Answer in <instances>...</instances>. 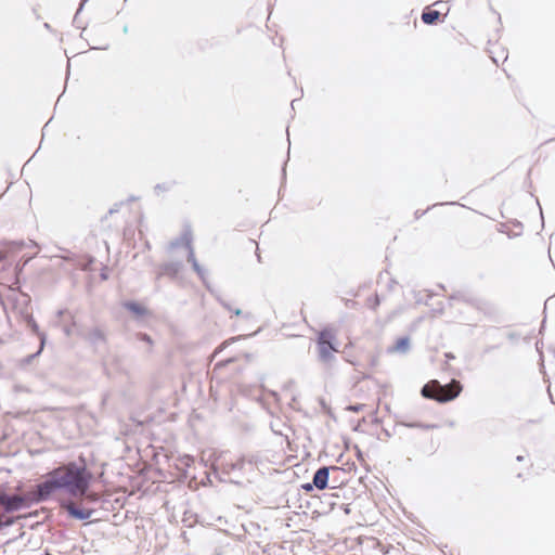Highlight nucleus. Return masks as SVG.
Listing matches in <instances>:
<instances>
[{"label":"nucleus","mask_w":555,"mask_h":555,"mask_svg":"<svg viewBox=\"0 0 555 555\" xmlns=\"http://www.w3.org/2000/svg\"><path fill=\"white\" fill-rule=\"evenodd\" d=\"M61 508L65 511L70 518L78 520H87L94 513V509L81 508L73 501H63Z\"/></svg>","instance_id":"423d86ee"},{"label":"nucleus","mask_w":555,"mask_h":555,"mask_svg":"<svg viewBox=\"0 0 555 555\" xmlns=\"http://www.w3.org/2000/svg\"><path fill=\"white\" fill-rule=\"evenodd\" d=\"M221 305H222L227 310H229L230 312H232V310H233V309L231 308V306H230L228 302H225V301H221Z\"/></svg>","instance_id":"393cba45"},{"label":"nucleus","mask_w":555,"mask_h":555,"mask_svg":"<svg viewBox=\"0 0 555 555\" xmlns=\"http://www.w3.org/2000/svg\"><path fill=\"white\" fill-rule=\"evenodd\" d=\"M138 337H139L141 340L146 341L147 344H152V339H151V337H150L147 334H145V333H139V334H138Z\"/></svg>","instance_id":"412c9836"},{"label":"nucleus","mask_w":555,"mask_h":555,"mask_svg":"<svg viewBox=\"0 0 555 555\" xmlns=\"http://www.w3.org/2000/svg\"><path fill=\"white\" fill-rule=\"evenodd\" d=\"M379 304H380V299L377 294L373 298L367 299V306L373 310H375L377 308V306H379Z\"/></svg>","instance_id":"dca6fc26"},{"label":"nucleus","mask_w":555,"mask_h":555,"mask_svg":"<svg viewBox=\"0 0 555 555\" xmlns=\"http://www.w3.org/2000/svg\"><path fill=\"white\" fill-rule=\"evenodd\" d=\"M31 502H35L30 496V491L27 493V495H16V494H8V493H1L0 494V506L3 508V512L0 514V518L7 519V518H14L12 516H9L8 514H11L13 512L20 511L23 507L29 506Z\"/></svg>","instance_id":"7ed1b4c3"},{"label":"nucleus","mask_w":555,"mask_h":555,"mask_svg":"<svg viewBox=\"0 0 555 555\" xmlns=\"http://www.w3.org/2000/svg\"><path fill=\"white\" fill-rule=\"evenodd\" d=\"M232 312L235 314V315H242L243 314V311L238 308L236 309H233Z\"/></svg>","instance_id":"a878e982"},{"label":"nucleus","mask_w":555,"mask_h":555,"mask_svg":"<svg viewBox=\"0 0 555 555\" xmlns=\"http://www.w3.org/2000/svg\"><path fill=\"white\" fill-rule=\"evenodd\" d=\"M463 389L461 383L452 379L451 383L441 385L437 379L425 384L421 389V395L439 403H447L457 398Z\"/></svg>","instance_id":"f03ea898"},{"label":"nucleus","mask_w":555,"mask_h":555,"mask_svg":"<svg viewBox=\"0 0 555 555\" xmlns=\"http://www.w3.org/2000/svg\"><path fill=\"white\" fill-rule=\"evenodd\" d=\"M335 335L330 328H323L317 339L319 360L323 363H330L335 359L333 352H337L335 346Z\"/></svg>","instance_id":"20e7f679"},{"label":"nucleus","mask_w":555,"mask_h":555,"mask_svg":"<svg viewBox=\"0 0 555 555\" xmlns=\"http://www.w3.org/2000/svg\"><path fill=\"white\" fill-rule=\"evenodd\" d=\"M13 525V519L12 518H7V519H2L0 518V530L4 527H9Z\"/></svg>","instance_id":"a211bd4d"},{"label":"nucleus","mask_w":555,"mask_h":555,"mask_svg":"<svg viewBox=\"0 0 555 555\" xmlns=\"http://www.w3.org/2000/svg\"><path fill=\"white\" fill-rule=\"evenodd\" d=\"M122 306L128 311H130L131 313H133L134 315H137L139 318L147 314V309L137 301L128 300V301H125L122 304Z\"/></svg>","instance_id":"9b49d317"},{"label":"nucleus","mask_w":555,"mask_h":555,"mask_svg":"<svg viewBox=\"0 0 555 555\" xmlns=\"http://www.w3.org/2000/svg\"><path fill=\"white\" fill-rule=\"evenodd\" d=\"M181 245H184V240H182V236L180 238H177L170 243L171 248H177Z\"/></svg>","instance_id":"6ab92c4d"},{"label":"nucleus","mask_w":555,"mask_h":555,"mask_svg":"<svg viewBox=\"0 0 555 555\" xmlns=\"http://www.w3.org/2000/svg\"><path fill=\"white\" fill-rule=\"evenodd\" d=\"M128 31H129L128 25H125V26L122 27V33H124V34H128Z\"/></svg>","instance_id":"cd10ccee"},{"label":"nucleus","mask_w":555,"mask_h":555,"mask_svg":"<svg viewBox=\"0 0 555 555\" xmlns=\"http://www.w3.org/2000/svg\"><path fill=\"white\" fill-rule=\"evenodd\" d=\"M397 424L408 427V428H418V429H423V430H428V429L437 427L436 425L424 424L421 422H403L402 421V422H398Z\"/></svg>","instance_id":"2eb2a0df"},{"label":"nucleus","mask_w":555,"mask_h":555,"mask_svg":"<svg viewBox=\"0 0 555 555\" xmlns=\"http://www.w3.org/2000/svg\"><path fill=\"white\" fill-rule=\"evenodd\" d=\"M75 325H76V324H75V323H73V325H72V326H65L64 332H65L66 336H70V335H73V334H74V327H75Z\"/></svg>","instance_id":"5701e85b"},{"label":"nucleus","mask_w":555,"mask_h":555,"mask_svg":"<svg viewBox=\"0 0 555 555\" xmlns=\"http://www.w3.org/2000/svg\"><path fill=\"white\" fill-rule=\"evenodd\" d=\"M182 240H184V246L188 249V261L192 264L194 271L198 274V276L204 280L206 271L199 266L195 258L194 249L192 246V233L190 231H185L182 234Z\"/></svg>","instance_id":"6e6552de"},{"label":"nucleus","mask_w":555,"mask_h":555,"mask_svg":"<svg viewBox=\"0 0 555 555\" xmlns=\"http://www.w3.org/2000/svg\"><path fill=\"white\" fill-rule=\"evenodd\" d=\"M182 268V263L180 261L166 262L160 267V271L158 273V278L162 275H167L169 278H176Z\"/></svg>","instance_id":"9d476101"},{"label":"nucleus","mask_w":555,"mask_h":555,"mask_svg":"<svg viewBox=\"0 0 555 555\" xmlns=\"http://www.w3.org/2000/svg\"><path fill=\"white\" fill-rule=\"evenodd\" d=\"M92 479L85 460L69 461L51 469L46 479L30 490V496L35 503L46 502L57 492L81 499L88 494Z\"/></svg>","instance_id":"f257e3e1"},{"label":"nucleus","mask_w":555,"mask_h":555,"mask_svg":"<svg viewBox=\"0 0 555 555\" xmlns=\"http://www.w3.org/2000/svg\"><path fill=\"white\" fill-rule=\"evenodd\" d=\"M384 434H385L386 437H390L391 436L390 433L388 430H386V429H384Z\"/></svg>","instance_id":"2f4dec72"},{"label":"nucleus","mask_w":555,"mask_h":555,"mask_svg":"<svg viewBox=\"0 0 555 555\" xmlns=\"http://www.w3.org/2000/svg\"><path fill=\"white\" fill-rule=\"evenodd\" d=\"M410 349V338L408 336L400 337L396 344L389 349L391 352L406 353Z\"/></svg>","instance_id":"f8f14e48"},{"label":"nucleus","mask_w":555,"mask_h":555,"mask_svg":"<svg viewBox=\"0 0 555 555\" xmlns=\"http://www.w3.org/2000/svg\"><path fill=\"white\" fill-rule=\"evenodd\" d=\"M27 323H28V326L30 327V330L33 331V333H35L40 338L41 348H43L44 343H46V334L40 332L39 325L34 320L33 317L28 318Z\"/></svg>","instance_id":"4468645a"},{"label":"nucleus","mask_w":555,"mask_h":555,"mask_svg":"<svg viewBox=\"0 0 555 555\" xmlns=\"http://www.w3.org/2000/svg\"><path fill=\"white\" fill-rule=\"evenodd\" d=\"M85 340H87L95 351L106 346V335L100 327H92L86 333H78Z\"/></svg>","instance_id":"39448f33"},{"label":"nucleus","mask_w":555,"mask_h":555,"mask_svg":"<svg viewBox=\"0 0 555 555\" xmlns=\"http://www.w3.org/2000/svg\"><path fill=\"white\" fill-rule=\"evenodd\" d=\"M64 313H65V311H64V310H60V311L57 312V314H59L60 317H61V315H63Z\"/></svg>","instance_id":"72a5a7b5"},{"label":"nucleus","mask_w":555,"mask_h":555,"mask_svg":"<svg viewBox=\"0 0 555 555\" xmlns=\"http://www.w3.org/2000/svg\"><path fill=\"white\" fill-rule=\"evenodd\" d=\"M295 102H296V100H293V101H292V103H291V105H292V107H293V108H294V104H295Z\"/></svg>","instance_id":"f704fd0d"},{"label":"nucleus","mask_w":555,"mask_h":555,"mask_svg":"<svg viewBox=\"0 0 555 555\" xmlns=\"http://www.w3.org/2000/svg\"><path fill=\"white\" fill-rule=\"evenodd\" d=\"M42 349H43V348H41V347H40V348H39V350H38L36 353L28 356V357L25 359V362H26V363H30V362H31V361H33V360H34L38 354H40V352L42 351Z\"/></svg>","instance_id":"4be33fe9"},{"label":"nucleus","mask_w":555,"mask_h":555,"mask_svg":"<svg viewBox=\"0 0 555 555\" xmlns=\"http://www.w3.org/2000/svg\"><path fill=\"white\" fill-rule=\"evenodd\" d=\"M314 488L313 482H307L301 486V489L306 492H311Z\"/></svg>","instance_id":"aec40b11"},{"label":"nucleus","mask_w":555,"mask_h":555,"mask_svg":"<svg viewBox=\"0 0 555 555\" xmlns=\"http://www.w3.org/2000/svg\"><path fill=\"white\" fill-rule=\"evenodd\" d=\"M46 28H50V25L48 23L44 24Z\"/></svg>","instance_id":"c9c22d12"},{"label":"nucleus","mask_w":555,"mask_h":555,"mask_svg":"<svg viewBox=\"0 0 555 555\" xmlns=\"http://www.w3.org/2000/svg\"><path fill=\"white\" fill-rule=\"evenodd\" d=\"M349 410L352 411V412H359L361 410V405L360 404L350 405Z\"/></svg>","instance_id":"b1692460"},{"label":"nucleus","mask_w":555,"mask_h":555,"mask_svg":"<svg viewBox=\"0 0 555 555\" xmlns=\"http://www.w3.org/2000/svg\"><path fill=\"white\" fill-rule=\"evenodd\" d=\"M254 462V456L246 457L245 455H242L235 462L222 461L220 464V469L223 475L230 476L233 473L242 472L246 464L253 465Z\"/></svg>","instance_id":"0eeeda50"},{"label":"nucleus","mask_w":555,"mask_h":555,"mask_svg":"<svg viewBox=\"0 0 555 555\" xmlns=\"http://www.w3.org/2000/svg\"><path fill=\"white\" fill-rule=\"evenodd\" d=\"M446 357H447L448 359H454V356H453L452 353H446Z\"/></svg>","instance_id":"c756f323"},{"label":"nucleus","mask_w":555,"mask_h":555,"mask_svg":"<svg viewBox=\"0 0 555 555\" xmlns=\"http://www.w3.org/2000/svg\"><path fill=\"white\" fill-rule=\"evenodd\" d=\"M339 467L337 466H321L319 469L315 470L312 477L313 486L318 490H324L328 487V480H330V470H338Z\"/></svg>","instance_id":"1a4fd4ad"},{"label":"nucleus","mask_w":555,"mask_h":555,"mask_svg":"<svg viewBox=\"0 0 555 555\" xmlns=\"http://www.w3.org/2000/svg\"><path fill=\"white\" fill-rule=\"evenodd\" d=\"M516 460H517L518 462H521V461H524V456H522V455H518V456L516 457Z\"/></svg>","instance_id":"7c9ffc66"},{"label":"nucleus","mask_w":555,"mask_h":555,"mask_svg":"<svg viewBox=\"0 0 555 555\" xmlns=\"http://www.w3.org/2000/svg\"><path fill=\"white\" fill-rule=\"evenodd\" d=\"M89 501H90V502H96V501H98V496H96V494H90V495H89Z\"/></svg>","instance_id":"bb28decb"},{"label":"nucleus","mask_w":555,"mask_h":555,"mask_svg":"<svg viewBox=\"0 0 555 555\" xmlns=\"http://www.w3.org/2000/svg\"><path fill=\"white\" fill-rule=\"evenodd\" d=\"M171 185L168 183H158L155 185L154 191L156 192V194H159L160 192L169 191Z\"/></svg>","instance_id":"f3484780"},{"label":"nucleus","mask_w":555,"mask_h":555,"mask_svg":"<svg viewBox=\"0 0 555 555\" xmlns=\"http://www.w3.org/2000/svg\"><path fill=\"white\" fill-rule=\"evenodd\" d=\"M118 209L117 208H113V209H109V214L112 215L113 212L117 211Z\"/></svg>","instance_id":"473e14b6"},{"label":"nucleus","mask_w":555,"mask_h":555,"mask_svg":"<svg viewBox=\"0 0 555 555\" xmlns=\"http://www.w3.org/2000/svg\"><path fill=\"white\" fill-rule=\"evenodd\" d=\"M440 15V12L437 10H424L422 13V21L427 25H434L439 21Z\"/></svg>","instance_id":"ddd939ff"},{"label":"nucleus","mask_w":555,"mask_h":555,"mask_svg":"<svg viewBox=\"0 0 555 555\" xmlns=\"http://www.w3.org/2000/svg\"><path fill=\"white\" fill-rule=\"evenodd\" d=\"M87 1H88V0H81L80 8L78 9V11H80V10L82 9L83 4H85ZM78 13H79V12H77V14H78Z\"/></svg>","instance_id":"c85d7f7f"}]
</instances>
